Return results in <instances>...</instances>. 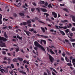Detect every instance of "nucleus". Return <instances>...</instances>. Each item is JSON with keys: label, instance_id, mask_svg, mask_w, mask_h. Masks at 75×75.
Segmentation results:
<instances>
[{"label": "nucleus", "instance_id": "obj_44", "mask_svg": "<svg viewBox=\"0 0 75 75\" xmlns=\"http://www.w3.org/2000/svg\"><path fill=\"white\" fill-rule=\"evenodd\" d=\"M54 30L53 29H51L50 30V32H54Z\"/></svg>", "mask_w": 75, "mask_h": 75}, {"label": "nucleus", "instance_id": "obj_6", "mask_svg": "<svg viewBox=\"0 0 75 75\" xmlns=\"http://www.w3.org/2000/svg\"><path fill=\"white\" fill-rule=\"evenodd\" d=\"M27 23L28 24V27H31V21L30 20L27 21Z\"/></svg>", "mask_w": 75, "mask_h": 75}, {"label": "nucleus", "instance_id": "obj_45", "mask_svg": "<svg viewBox=\"0 0 75 75\" xmlns=\"http://www.w3.org/2000/svg\"><path fill=\"white\" fill-rule=\"evenodd\" d=\"M13 16H14V17H17V14L16 13H14L13 14Z\"/></svg>", "mask_w": 75, "mask_h": 75}, {"label": "nucleus", "instance_id": "obj_21", "mask_svg": "<svg viewBox=\"0 0 75 75\" xmlns=\"http://www.w3.org/2000/svg\"><path fill=\"white\" fill-rule=\"evenodd\" d=\"M72 62L73 65H75V63L74 62H75V59H73L72 60Z\"/></svg>", "mask_w": 75, "mask_h": 75}, {"label": "nucleus", "instance_id": "obj_43", "mask_svg": "<svg viewBox=\"0 0 75 75\" xmlns=\"http://www.w3.org/2000/svg\"><path fill=\"white\" fill-rule=\"evenodd\" d=\"M73 35V33H71L70 34V37H72V36Z\"/></svg>", "mask_w": 75, "mask_h": 75}, {"label": "nucleus", "instance_id": "obj_28", "mask_svg": "<svg viewBox=\"0 0 75 75\" xmlns=\"http://www.w3.org/2000/svg\"><path fill=\"white\" fill-rule=\"evenodd\" d=\"M23 25H26L27 24V22H23Z\"/></svg>", "mask_w": 75, "mask_h": 75}, {"label": "nucleus", "instance_id": "obj_35", "mask_svg": "<svg viewBox=\"0 0 75 75\" xmlns=\"http://www.w3.org/2000/svg\"><path fill=\"white\" fill-rule=\"evenodd\" d=\"M45 6H48V2H47L46 1L45 2Z\"/></svg>", "mask_w": 75, "mask_h": 75}, {"label": "nucleus", "instance_id": "obj_9", "mask_svg": "<svg viewBox=\"0 0 75 75\" xmlns=\"http://www.w3.org/2000/svg\"><path fill=\"white\" fill-rule=\"evenodd\" d=\"M17 59H18V60L19 61H21V62L23 61V59L22 58H20L19 57H18Z\"/></svg>", "mask_w": 75, "mask_h": 75}, {"label": "nucleus", "instance_id": "obj_18", "mask_svg": "<svg viewBox=\"0 0 75 75\" xmlns=\"http://www.w3.org/2000/svg\"><path fill=\"white\" fill-rule=\"evenodd\" d=\"M41 29L42 32H43V33H45V29H44V28L42 27H41Z\"/></svg>", "mask_w": 75, "mask_h": 75}, {"label": "nucleus", "instance_id": "obj_26", "mask_svg": "<svg viewBox=\"0 0 75 75\" xmlns=\"http://www.w3.org/2000/svg\"><path fill=\"white\" fill-rule=\"evenodd\" d=\"M70 17L72 18V19H75V16L72 15H71L70 16Z\"/></svg>", "mask_w": 75, "mask_h": 75}, {"label": "nucleus", "instance_id": "obj_19", "mask_svg": "<svg viewBox=\"0 0 75 75\" xmlns=\"http://www.w3.org/2000/svg\"><path fill=\"white\" fill-rule=\"evenodd\" d=\"M68 28H71L72 27V24L70 23L69 24V25H67Z\"/></svg>", "mask_w": 75, "mask_h": 75}, {"label": "nucleus", "instance_id": "obj_48", "mask_svg": "<svg viewBox=\"0 0 75 75\" xmlns=\"http://www.w3.org/2000/svg\"><path fill=\"white\" fill-rule=\"evenodd\" d=\"M23 71L22 70H21L19 71V72L20 73H23Z\"/></svg>", "mask_w": 75, "mask_h": 75}, {"label": "nucleus", "instance_id": "obj_36", "mask_svg": "<svg viewBox=\"0 0 75 75\" xmlns=\"http://www.w3.org/2000/svg\"><path fill=\"white\" fill-rule=\"evenodd\" d=\"M35 10V8H31V11L32 12H33V11H34Z\"/></svg>", "mask_w": 75, "mask_h": 75}, {"label": "nucleus", "instance_id": "obj_54", "mask_svg": "<svg viewBox=\"0 0 75 75\" xmlns=\"http://www.w3.org/2000/svg\"><path fill=\"white\" fill-rule=\"evenodd\" d=\"M6 68H10L11 69V66H7Z\"/></svg>", "mask_w": 75, "mask_h": 75}, {"label": "nucleus", "instance_id": "obj_23", "mask_svg": "<svg viewBox=\"0 0 75 75\" xmlns=\"http://www.w3.org/2000/svg\"><path fill=\"white\" fill-rule=\"evenodd\" d=\"M39 3H40V4H45V2L44 1H40V2Z\"/></svg>", "mask_w": 75, "mask_h": 75}, {"label": "nucleus", "instance_id": "obj_24", "mask_svg": "<svg viewBox=\"0 0 75 75\" xmlns=\"http://www.w3.org/2000/svg\"><path fill=\"white\" fill-rule=\"evenodd\" d=\"M17 59H17L15 58L13 59V62H17Z\"/></svg>", "mask_w": 75, "mask_h": 75}, {"label": "nucleus", "instance_id": "obj_38", "mask_svg": "<svg viewBox=\"0 0 75 75\" xmlns=\"http://www.w3.org/2000/svg\"><path fill=\"white\" fill-rule=\"evenodd\" d=\"M38 21H39V23H43V24H45V23L44 22H43L42 21H40L39 20H38Z\"/></svg>", "mask_w": 75, "mask_h": 75}, {"label": "nucleus", "instance_id": "obj_32", "mask_svg": "<svg viewBox=\"0 0 75 75\" xmlns=\"http://www.w3.org/2000/svg\"><path fill=\"white\" fill-rule=\"evenodd\" d=\"M42 41H43V42H44V44H46V41L45 40H41Z\"/></svg>", "mask_w": 75, "mask_h": 75}, {"label": "nucleus", "instance_id": "obj_50", "mask_svg": "<svg viewBox=\"0 0 75 75\" xmlns=\"http://www.w3.org/2000/svg\"><path fill=\"white\" fill-rule=\"evenodd\" d=\"M34 49L36 50V51H37V47H35Z\"/></svg>", "mask_w": 75, "mask_h": 75}, {"label": "nucleus", "instance_id": "obj_10", "mask_svg": "<svg viewBox=\"0 0 75 75\" xmlns=\"http://www.w3.org/2000/svg\"><path fill=\"white\" fill-rule=\"evenodd\" d=\"M65 31L66 32V33L67 34V35H69V34H70V32L69 33V34H68V33L69 32V29H67V30H65Z\"/></svg>", "mask_w": 75, "mask_h": 75}, {"label": "nucleus", "instance_id": "obj_2", "mask_svg": "<svg viewBox=\"0 0 75 75\" xmlns=\"http://www.w3.org/2000/svg\"><path fill=\"white\" fill-rule=\"evenodd\" d=\"M34 45L36 46V47H39V48H40L43 51H44L45 52V49L44 47L41 46L37 41H35L34 42Z\"/></svg>", "mask_w": 75, "mask_h": 75}, {"label": "nucleus", "instance_id": "obj_29", "mask_svg": "<svg viewBox=\"0 0 75 75\" xmlns=\"http://www.w3.org/2000/svg\"><path fill=\"white\" fill-rule=\"evenodd\" d=\"M26 34L28 36H30V32L29 31H27Z\"/></svg>", "mask_w": 75, "mask_h": 75}, {"label": "nucleus", "instance_id": "obj_20", "mask_svg": "<svg viewBox=\"0 0 75 75\" xmlns=\"http://www.w3.org/2000/svg\"><path fill=\"white\" fill-rule=\"evenodd\" d=\"M19 15H20L21 16H24V14L23 13H19Z\"/></svg>", "mask_w": 75, "mask_h": 75}, {"label": "nucleus", "instance_id": "obj_55", "mask_svg": "<svg viewBox=\"0 0 75 75\" xmlns=\"http://www.w3.org/2000/svg\"><path fill=\"white\" fill-rule=\"evenodd\" d=\"M25 5L26 6V7H28V5H27V4L25 3Z\"/></svg>", "mask_w": 75, "mask_h": 75}, {"label": "nucleus", "instance_id": "obj_16", "mask_svg": "<svg viewBox=\"0 0 75 75\" xmlns=\"http://www.w3.org/2000/svg\"><path fill=\"white\" fill-rule=\"evenodd\" d=\"M60 33H61V34H62V35H65V34L63 31L60 30Z\"/></svg>", "mask_w": 75, "mask_h": 75}, {"label": "nucleus", "instance_id": "obj_57", "mask_svg": "<svg viewBox=\"0 0 75 75\" xmlns=\"http://www.w3.org/2000/svg\"><path fill=\"white\" fill-rule=\"evenodd\" d=\"M4 60H7V57H5L4 58Z\"/></svg>", "mask_w": 75, "mask_h": 75}, {"label": "nucleus", "instance_id": "obj_13", "mask_svg": "<svg viewBox=\"0 0 75 75\" xmlns=\"http://www.w3.org/2000/svg\"><path fill=\"white\" fill-rule=\"evenodd\" d=\"M50 69H51V70H53V71H54V72H55V73H56V74H57V72L56 70H55L53 68L50 67Z\"/></svg>", "mask_w": 75, "mask_h": 75}, {"label": "nucleus", "instance_id": "obj_59", "mask_svg": "<svg viewBox=\"0 0 75 75\" xmlns=\"http://www.w3.org/2000/svg\"><path fill=\"white\" fill-rule=\"evenodd\" d=\"M1 18H2V15L0 14V19H1Z\"/></svg>", "mask_w": 75, "mask_h": 75}, {"label": "nucleus", "instance_id": "obj_46", "mask_svg": "<svg viewBox=\"0 0 75 75\" xmlns=\"http://www.w3.org/2000/svg\"><path fill=\"white\" fill-rule=\"evenodd\" d=\"M52 73L53 75H56V74H55V73H54V72L52 71Z\"/></svg>", "mask_w": 75, "mask_h": 75}, {"label": "nucleus", "instance_id": "obj_42", "mask_svg": "<svg viewBox=\"0 0 75 75\" xmlns=\"http://www.w3.org/2000/svg\"><path fill=\"white\" fill-rule=\"evenodd\" d=\"M47 51L49 52H50V49L48 47H47Z\"/></svg>", "mask_w": 75, "mask_h": 75}, {"label": "nucleus", "instance_id": "obj_22", "mask_svg": "<svg viewBox=\"0 0 75 75\" xmlns=\"http://www.w3.org/2000/svg\"><path fill=\"white\" fill-rule=\"evenodd\" d=\"M64 11H66V12H67V13H68L69 12V11H68V9L66 8H64L63 9Z\"/></svg>", "mask_w": 75, "mask_h": 75}, {"label": "nucleus", "instance_id": "obj_62", "mask_svg": "<svg viewBox=\"0 0 75 75\" xmlns=\"http://www.w3.org/2000/svg\"><path fill=\"white\" fill-rule=\"evenodd\" d=\"M44 75H47V73L45 72H44Z\"/></svg>", "mask_w": 75, "mask_h": 75}, {"label": "nucleus", "instance_id": "obj_53", "mask_svg": "<svg viewBox=\"0 0 75 75\" xmlns=\"http://www.w3.org/2000/svg\"><path fill=\"white\" fill-rule=\"evenodd\" d=\"M33 4L34 5V6H36V4H35V2H33Z\"/></svg>", "mask_w": 75, "mask_h": 75}, {"label": "nucleus", "instance_id": "obj_63", "mask_svg": "<svg viewBox=\"0 0 75 75\" xmlns=\"http://www.w3.org/2000/svg\"><path fill=\"white\" fill-rule=\"evenodd\" d=\"M60 6H64V4H60Z\"/></svg>", "mask_w": 75, "mask_h": 75}, {"label": "nucleus", "instance_id": "obj_58", "mask_svg": "<svg viewBox=\"0 0 75 75\" xmlns=\"http://www.w3.org/2000/svg\"><path fill=\"white\" fill-rule=\"evenodd\" d=\"M2 24V21H1V19H0V24Z\"/></svg>", "mask_w": 75, "mask_h": 75}, {"label": "nucleus", "instance_id": "obj_33", "mask_svg": "<svg viewBox=\"0 0 75 75\" xmlns=\"http://www.w3.org/2000/svg\"><path fill=\"white\" fill-rule=\"evenodd\" d=\"M2 54H3L4 55H5V54H6V52L5 51H2Z\"/></svg>", "mask_w": 75, "mask_h": 75}, {"label": "nucleus", "instance_id": "obj_34", "mask_svg": "<svg viewBox=\"0 0 75 75\" xmlns=\"http://www.w3.org/2000/svg\"><path fill=\"white\" fill-rule=\"evenodd\" d=\"M71 30L72 31H75V28L74 27H73L71 29Z\"/></svg>", "mask_w": 75, "mask_h": 75}, {"label": "nucleus", "instance_id": "obj_52", "mask_svg": "<svg viewBox=\"0 0 75 75\" xmlns=\"http://www.w3.org/2000/svg\"><path fill=\"white\" fill-rule=\"evenodd\" d=\"M11 67H12V68H14V65H13V64H11Z\"/></svg>", "mask_w": 75, "mask_h": 75}, {"label": "nucleus", "instance_id": "obj_7", "mask_svg": "<svg viewBox=\"0 0 75 75\" xmlns=\"http://www.w3.org/2000/svg\"><path fill=\"white\" fill-rule=\"evenodd\" d=\"M52 15L54 16V18H56L57 17V14L55 12H52Z\"/></svg>", "mask_w": 75, "mask_h": 75}, {"label": "nucleus", "instance_id": "obj_61", "mask_svg": "<svg viewBox=\"0 0 75 75\" xmlns=\"http://www.w3.org/2000/svg\"><path fill=\"white\" fill-rule=\"evenodd\" d=\"M66 54L68 55H69L70 54L69 52H66Z\"/></svg>", "mask_w": 75, "mask_h": 75}, {"label": "nucleus", "instance_id": "obj_51", "mask_svg": "<svg viewBox=\"0 0 75 75\" xmlns=\"http://www.w3.org/2000/svg\"><path fill=\"white\" fill-rule=\"evenodd\" d=\"M23 63H24V64H25L27 62V61L26 60H24L23 61Z\"/></svg>", "mask_w": 75, "mask_h": 75}, {"label": "nucleus", "instance_id": "obj_39", "mask_svg": "<svg viewBox=\"0 0 75 75\" xmlns=\"http://www.w3.org/2000/svg\"><path fill=\"white\" fill-rule=\"evenodd\" d=\"M34 28H32L31 29L29 30V31L31 32L33 31H34Z\"/></svg>", "mask_w": 75, "mask_h": 75}, {"label": "nucleus", "instance_id": "obj_27", "mask_svg": "<svg viewBox=\"0 0 75 75\" xmlns=\"http://www.w3.org/2000/svg\"><path fill=\"white\" fill-rule=\"evenodd\" d=\"M50 52H51V53L52 54H55V53H54V52H53L52 51V49H50Z\"/></svg>", "mask_w": 75, "mask_h": 75}, {"label": "nucleus", "instance_id": "obj_49", "mask_svg": "<svg viewBox=\"0 0 75 75\" xmlns=\"http://www.w3.org/2000/svg\"><path fill=\"white\" fill-rule=\"evenodd\" d=\"M8 28L9 29H11V28H12V27L10 26H9L8 27Z\"/></svg>", "mask_w": 75, "mask_h": 75}, {"label": "nucleus", "instance_id": "obj_40", "mask_svg": "<svg viewBox=\"0 0 75 75\" xmlns=\"http://www.w3.org/2000/svg\"><path fill=\"white\" fill-rule=\"evenodd\" d=\"M62 56L64 57L65 55V53L64 52H63V53L62 54Z\"/></svg>", "mask_w": 75, "mask_h": 75}, {"label": "nucleus", "instance_id": "obj_17", "mask_svg": "<svg viewBox=\"0 0 75 75\" xmlns=\"http://www.w3.org/2000/svg\"><path fill=\"white\" fill-rule=\"evenodd\" d=\"M62 23H67V22H68V21L67 20H64V21H61Z\"/></svg>", "mask_w": 75, "mask_h": 75}, {"label": "nucleus", "instance_id": "obj_3", "mask_svg": "<svg viewBox=\"0 0 75 75\" xmlns=\"http://www.w3.org/2000/svg\"><path fill=\"white\" fill-rule=\"evenodd\" d=\"M36 9L37 11H38V13L40 12V10H41L43 12H47V10L45 8H40V7H38L36 8Z\"/></svg>", "mask_w": 75, "mask_h": 75}, {"label": "nucleus", "instance_id": "obj_4", "mask_svg": "<svg viewBox=\"0 0 75 75\" xmlns=\"http://www.w3.org/2000/svg\"><path fill=\"white\" fill-rule=\"evenodd\" d=\"M2 67L0 66V71H3L4 72H5L6 73L8 72V70L7 68H5V70L3 69H1Z\"/></svg>", "mask_w": 75, "mask_h": 75}, {"label": "nucleus", "instance_id": "obj_31", "mask_svg": "<svg viewBox=\"0 0 75 75\" xmlns=\"http://www.w3.org/2000/svg\"><path fill=\"white\" fill-rule=\"evenodd\" d=\"M17 37L19 39H20V40H21V39H22V38L20 37V36H19L18 35H17Z\"/></svg>", "mask_w": 75, "mask_h": 75}, {"label": "nucleus", "instance_id": "obj_15", "mask_svg": "<svg viewBox=\"0 0 75 75\" xmlns=\"http://www.w3.org/2000/svg\"><path fill=\"white\" fill-rule=\"evenodd\" d=\"M65 59L67 62H69V59L68 58V57H65Z\"/></svg>", "mask_w": 75, "mask_h": 75}, {"label": "nucleus", "instance_id": "obj_5", "mask_svg": "<svg viewBox=\"0 0 75 75\" xmlns=\"http://www.w3.org/2000/svg\"><path fill=\"white\" fill-rule=\"evenodd\" d=\"M36 35L37 36H38V37H40H40H43V38H49V37L48 36L42 35H40L38 34Z\"/></svg>", "mask_w": 75, "mask_h": 75}, {"label": "nucleus", "instance_id": "obj_12", "mask_svg": "<svg viewBox=\"0 0 75 75\" xmlns=\"http://www.w3.org/2000/svg\"><path fill=\"white\" fill-rule=\"evenodd\" d=\"M46 71H47V72L48 74V75H51V72H50V71L48 70V69H47Z\"/></svg>", "mask_w": 75, "mask_h": 75}, {"label": "nucleus", "instance_id": "obj_11", "mask_svg": "<svg viewBox=\"0 0 75 75\" xmlns=\"http://www.w3.org/2000/svg\"><path fill=\"white\" fill-rule=\"evenodd\" d=\"M59 28H63L64 29H66L67 28V26H64V27H61V26H59Z\"/></svg>", "mask_w": 75, "mask_h": 75}, {"label": "nucleus", "instance_id": "obj_1", "mask_svg": "<svg viewBox=\"0 0 75 75\" xmlns=\"http://www.w3.org/2000/svg\"><path fill=\"white\" fill-rule=\"evenodd\" d=\"M8 40L6 39V38L3 37H0V46L1 47H6V46L5 44V43L3 42L2 41H6Z\"/></svg>", "mask_w": 75, "mask_h": 75}, {"label": "nucleus", "instance_id": "obj_47", "mask_svg": "<svg viewBox=\"0 0 75 75\" xmlns=\"http://www.w3.org/2000/svg\"><path fill=\"white\" fill-rule=\"evenodd\" d=\"M19 50V48H16V52H18V51Z\"/></svg>", "mask_w": 75, "mask_h": 75}, {"label": "nucleus", "instance_id": "obj_30", "mask_svg": "<svg viewBox=\"0 0 75 75\" xmlns=\"http://www.w3.org/2000/svg\"><path fill=\"white\" fill-rule=\"evenodd\" d=\"M47 7H49V8H50V7H51V8H52V6L51 5V4H50L47 6Z\"/></svg>", "mask_w": 75, "mask_h": 75}, {"label": "nucleus", "instance_id": "obj_8", "mask_svg": "<svg viewBox=\"0 0 75 75\" xmlns=\"http://www.w3.org/2000/svg\"><path fill=\"white\" fill-rule=\"evenodd\" d=\"M49 58L50 59V60L51 62H54V58L52 57L51 56L49 55Z\"/></svg>", "mask_w": 75, "mask_h": 75}, {"label": "nucleus", "instance_id": "obj_14", "mask_svg": "<svg viewBox=\"0 0 75 75\" xmlns=\"http://www.w3.org/2000/svg\"><path fill=\"white\" fill-rule=\"evenodd\" d=\"M44 14L46 15V18H48V16H49V14L46 13H44Z\"/></svg>", "mask_w": 75, "mask_h": 75}, {"label": "nucleus", "instance_id": "obj_25", "mask_svg": "<svg viewBox=\"0 0 75 75\" xmlns=\"http://www.w3.org/2000/svg\"><path fill=\"white\" fill-rule=\"evenodd\" d=\"M4 36L5 37V38H8V36H7V35L6 34V33L5 32L4 33Z\"/></svg>", "mask_w": 75, "mask_h": 75}, {"label": "nucleus", "instance_id": "obj_37", "mask_svg": "<svg viewBox=\"0 0 75 75\" xmlns=\"http://www.w3.org/2000/svg\"><path fill=\"white\" fill-rule=\"evenodd\" d=\"M8 61V64H10V59L9 58H8L7 59Z\"/></svg>", "mask_w": 75, "mask_h": 75}, {"label": "nucleus", "instance_id": "obj_56", "mask_svg": "<svg viewBox=\"0 0 75 75\" xmlns=\"http://www.w3.org/2000/svg\"><path fill=\"white\" fill-rule=\"evenodd\" d=\"M73 46L74 47H75V43H72Z\"/></svg>", "mask_w": 75, "mask_h": 75}, {"label": "nucleus", "instance_id": "obj_60", "mask_svg": "<svg viewBox=\"0 0 75 75\" xmlns=\"http://www.w3.org/2000/svg\"><path fill=\"white\" fill-rule=\"evenodd\" d=\"M61 60L62 61H64V58L63 57H61Z\"/></svg>", "mask_w": 75, "mask_h": 75}, {"label": "nucleus", "instance_id": "obj_64", "mask_svg": "<svg viewBox=\"0 0 75 75\" xmlns=\"http://www.w3.org/2000/svg\"><path fill=\"white\" fill-rule=\"evenodd\" d=\"M72 2L74 3V4H75V0H73Z\"/></svg>", "mask_w": 75, "mask_h": 75}, {"label": "nucleus", "instance_id": "obj_41", "mask_svg": "<svg viewBox=\"0 0 75 75\" xmlns=\"http://www.w3.org/2000/svg\"><path fill=\"white\" fill-rule=\"evenodd\" d=\"M68 65H69V66H72V64H71V63H69L67 64Z\"/></svg>", "mask_w": 75, "mask_h": 75}]
</instances>
